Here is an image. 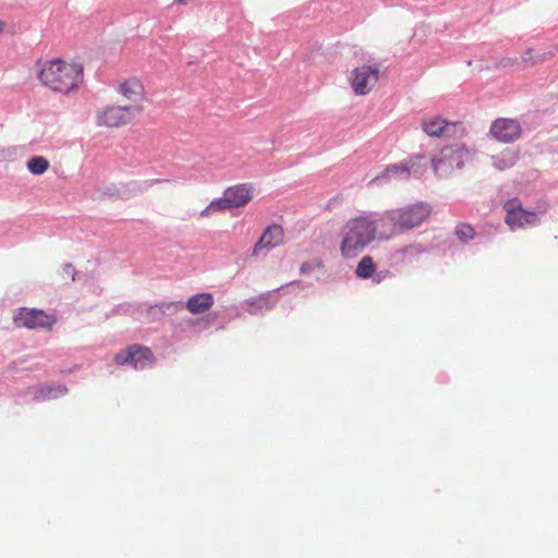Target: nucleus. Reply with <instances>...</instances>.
Here are the masks:
<instances>
[{"label":"nucleus","instance_id":"obj_1","mask_svg":"<svg viewBox=\"0 0 558 558\" xmlns=\"http://www.w3.org/2000/svg\"><path fill=\"white\" fill-rule=\"evenodd\" d=\"M35 70L40 84L57 94L75 93L84 82L83 65L60 58L39 60Z\"/></svg>","mask_w":558,"mask_h":558},{"label":"nucleus","instance_id":"obj_2","mask_svg":"<svg viewBox=\"0 0 558 558\" xmlns=\"http://www.w3.org/2000/svg\"><path fill=\"white\" fill-rule=\"evenodd\" d=\"M380 222L368 213L348 219L340 231L339 250L344 258L356 257L375 239H379Z\"/></svg>","mask_w":558,"mask_h":558},{"label":"nucleus","instance_id":"obj_3","mask_svg":"<svg viewBox=\"0 0 558 558\" xmlns=\"http://www.w3.org/2000/svg\"><path fill=\"white\" fill-rule=\"evenodd\" d=\"M432 207L426 203H415L386 211L379 219V240H388L397 233L420 227L428 219Z\"/></svg>","mask_w":558,"mask_h":558},{"label":"nucleus","instance_id":"obj_4","mask_svg":"<svg viewBox=\"0 0 558 558\" xmlns=\"http://www.w3.org/2000/svg\"><path fill=\"white\" fill-rule=\"evenodd\" d=\"M470 157L471 151L463 144L444 147L432 160L434 172L440 177L447 175L454 169H461Z\"/></svg>","mask_w":558,"mask_h":558},{"label":"nucleus","instance_id":"obj_5","mask_svg":"<svg viewBox=\"0 0 558 558\" xmlns=\"http://www.w3.org/2000/svg\"><path fill=\"white\" fill-rule=\"evenodd\" d=\"M116 90L124 100V107L137 114L143 111L146 93L141 78L137 76L122 78L117 83Z\"/></svg>","mask_w":558,"mask_h":558},{"label":"nucleus","instance_id":"obj_6","mask_svg":"<svg viewBox=\"0 0 558 558\" xmlns=\"http://www.w3.org/2000/svg\"><path fill=\"white\" fill-rule=\"evenodd\" d=\"M378 65L363 64L351 71L350 85L357 96H364L371 93L379 81Z\"/></svg>","mask_w":558,"mask_h":558},{"label":"nucleus","instance_id":"obj_7","mask_svg":"<svg viewBox=\"0 0 558 558\" xmlns=\"http://www.w3.org/2000/svg\"><path fill=\"white\" fill-rule=\"evenodd\" d=\"M506 211L505 222L511 230L523 228L525 226L536 225L539 220L534 211L523 209L519 199H509L504 204Z\"/></svg>","mask_w":558,"mask_h":558},{"label":"nucleus","instance_id":"obj_8","mask_svg":"<svg viewBox=\"0 0 558 558\" xmlns=\"http://www.w3.org/2000/svg\"><path fill=\"white\" fill-rule=\"evenodd\" d=\"M137 113L130 110L123 105L108 106L96 113V123L98 126L106 128H120L123 126L136 116Z\"/></svg>","mask_w":558,"mask_h":558},{"label":"nucleus","instance_id":"obj_9","mask_svg":"<svg viewBox=\"0 0 558 558\" xmlns=\"http://www.w3.org/2000/svg\"><path fill=\"white\" fill-rule=\"evenodd\" d=\"M54 323L56 318L46 314L41 310L21 308L14 316V324L17 327H25L28 329L51 328Z\"/></svg>","mask_w":558,"mask_h":558},{"label":"nucleus","instance_id":"obj_10","mask_svg":"<svg viewBox=\"0 0 558 558\" xmlns=\"http://www.w3.org/2000/svg\"><path fill=\"white\" fill-rule=\"evenodd\" d=\"M153 352L147 347L138 344L130 345L125 351H121L114 355V362L118 365L131 364L134 368H144L151 364Z\"/></svg>","mask_w":558,"mask_h":558},{"label":"nucleus","instance_id":"obj_11","mask_svg":"<svg viewBox=\"0 0 558 558\" xmlns=\"http://www.w3.org/2000/svg\"><path fill=\"white\" fill-rule=\"evenodd\" d=\"M489 133L498 142L511 143L521 136L522 129L517 120L498 118L492 123Z\"/></svg>","mask_w":558,"mask_h":558},{"label":"nucleus","instance_id":"obj_12","mask_svg":"<svg viewBox=\"0 0 558 558\" xmlns=\"http://www.w3.org/2000/svg\"><path fill=\"white\" fill-rule=\"evenodd\" d=\"M284 231L283 228L279 225H271L267 227L259 240L253 247L252 256L257 257L262 254L263 251L271 250L276 246H279L283 243Z\"/></svg>","mask_w":558,"mask_h":558},{"label":"nucleus","instance_id":"obj_13","mask_svg":"<svg viewBox=\"0 0 558 558\" xmlns=\"http://www.w3.org/2000/svg\"><path fill=\"white\" fill-rule=\"evenodd\" d=\"M463 128L458 123H452L439 116L428 117L422 120V129L428 136H449L451 131Z\"/></svg>","mask_w":558,"mask_h":558},{"label":"nucleus","instance_id":"obj_14","mask_svg":"<svg viewBox=\"0 0 558 558\" xmlns=\"http://www.w3.org/2000/svg\"><path fill=\"white\" fill-rule=\"evenodd\" d=\"M223 194L232 208L243 207L252 199V191L245 184L228 187Z\"/></svg>","mask_w":558,"mask_h":558},{"label":"nucleus","instance_id":"obj_15","mask_svg":"<svg viewBox=\"0 0 558 558\" xmlns=\"http://www.w3.org/2000/svg\"><path fill=\"white\" fill-rule=\"evenodd\" d=\"M214 305V296L211 293H198L191 296L186 301V308L191 314H204Z\"/></svg>","mask_w":558,"mask_h":558},{"label":"nucleus","instance_id":"obj_16","mask_svg":"<svg viewBox=\"0 0 558 558\" xmlns=\"http://www.w3.org/2000/svg\"><path fill=\"white\" fill-rule=\"evenodd\" d=\"M424 156L417 155L410 158L407 162L400 165H393L387 169L390 177H397L401 174H409L410 172L418 173L416 167L420 166L421 161H424Z\"/></svg>","mask_w":558,"mask_h":558},{"label":"nucleus","instance_id":"obj_17","mask_svg":"<svg viewBox=\"0 0 558 558\" xmlns=\"http://www.w3.org/2000/svg\"><path fill=\"white\" fill-rule=\"evenodd\" d=\"M376 265L374 263V259L372 256H364L359 262L356 268H355V275L357 278L361 279H368L372 278L375 274Z\"/></svg>","mask_w":558,"mask_h":558},{"label":"nucleus","instance_id":"obj_18","mask_svg":"<svg viewBox=\"0 0 558 558\" xmlns=\"http://www.w3.org/2000/svg\"><path fill=\"white\" fill-rule=\"evenodd\" d=\"M231 205L229 204L228 202V198L226 197V195L223 194L222 197L220 198H216L214 201H211L208 206H206L202 211H201V216L202 217H210L213 214L217 213V211H223V210H227V209H231Z\"/></svg>","mask_w":558,"mask_h":558},{"label":"nucleus","instance_id":"obj_19","mask_svg":"<svg viewBox=\"0 0 558 558\" xmlns=\"http://www.w3.org/2000/svg\"><path fill=\"white\" fill-rule=\"evenodd\" d=\"M49 168V161L43 156H36L27 161V170L35 175L45 173Z\"/></svg>","mask_w":558,"mask_h":558},{"label":"nucleus","instance_id":"obj_20","mask_svg":"<svg viewBox=\"0 0 558 558\" xmlns=\"http://www.w3.org/2000/svg\"><path fill=\"white\" fill-rule=\"evenodd\" d=\"M515 163V155L510 150H505L497 156H494V166L498 170H506Z\"/></svg>","mask_w":558,"mask_h":558},{"label":"nucleus","instance_id":"obj_21","mask_svg":"<svg viewBox=\"0 0 558 558\" xmlns=\"http://www.w3.org/2000/svg\"><path fill=\"white\" fill-rule=\"evenodd\" d=\"M456 235L462 242L470 241L475 235V230L469 223H459L456 227Z\"/></svg>","mask_w":558,"mask_h":558},{"label":"nucleus","instance_id":"obj_22","mask_svg":"<svg viewBox=\"0 0 558 558\" xmlns=\"http://www.w3.org/2000/svg\"><path fill=\"white\" fill-rule=\"evenodd\" d=\"M425 252V248L422 244H410L401 250V254L404 258L421 255Z\"/></svg>","mask_w":558,"mask_h":558},{"label":"nucleus","instance_id":"obj_23","mask_svg":"<svg viewBox=\"0 0 558 558\" xmlns=\"http://www.w3.org/2000/svg\"><path fill=\"white\" fill-rule=\"evenodd\" d=\"M519 60H520V63H524L527 65H535L539 61V58L534 54L532 49H527L522 53V56L519 58Z\"/></svg>","mask_w":558,"mask_h":558},{"label":"nucleus","instance_id":"obj_24","mask_svg":"<svg viewBox=\"0 0 558 558\" xmlns=\"http://www.w3.org/2000/svg\"><path fill=\"white\" fill-rule=\"evenodd\" d=\"M517 64H520L519 58L505 57V58H501L498 62V65L501 68H510V66H513Z\"/></svg>","mask_w":558,"mask_h":558},{"label":"nucleus","instance_id":"obj_25","mask_svg":"<svg viewBox=\"0 0 558 558\" xmlns=\"http://www.w3.org/2000/svg\"><path fill=\"white\" fill-rule=\"evenodd\" d=\"M63 277L70 278L72 281L75 280L76 270L72 264H65L62 269Z\"/></svg>","mask_w":558,"mask_h":558},{"label":"nucleus","instance_id":"obj_26","mask_svg":"<svg viewBox=\"0 0 558 558\" xmlns=\"http://www.w3.org/2000/svg\"><path fill=\"white\" fill-rule=\"evenodd\" d=\"M148 314L155 317L156 315L162 314V311L159 306L155 305L150 306V308L148 310Z\"/></svg>","mask_w":558,"mask_h":558},{"label":"nucleus","instance_id":"obj_27","mask_svg":"<svg viewBox=\"0 0 558 558\" xmlns=\"http://www.w3.org/2000/svg\"><path fill=\"white\" fill-rule=\"evenodd\" d=\"M383 279H384V276L380 274H376V275L374 274V276H373V281L376 283H379Z\"/></svg>","mask_w":558,"mask_h":558},{"label":"nucleus","instance_id":"obj_28","mask_svg":"<svg viewBox=\"0 0 558 558\" xmlns=\"http://www.w3.org/2000/svg\"><path fill=\"white\" fill-rule=\"evenodd\" d=\"M4 26H5V23L2 20H0V33L3 32Z\"/></svg>","mask_w":558,"mask_h":558},{"label":"nucleus","instance_id":"obj_29","mask_svg":"<svg viewBox=\"0 0 558 558\" xmlns=\"http://www.w3.org/2000/svg\"><path fill=\"white\" fill-rule=\"evenodd\" d=\"M307 270H308L307 265H305V264H304V265H302V267H301V271H302L303 274H305Z\"/></svg>","mask_w":558,"mask_h":558}]
</instances>
